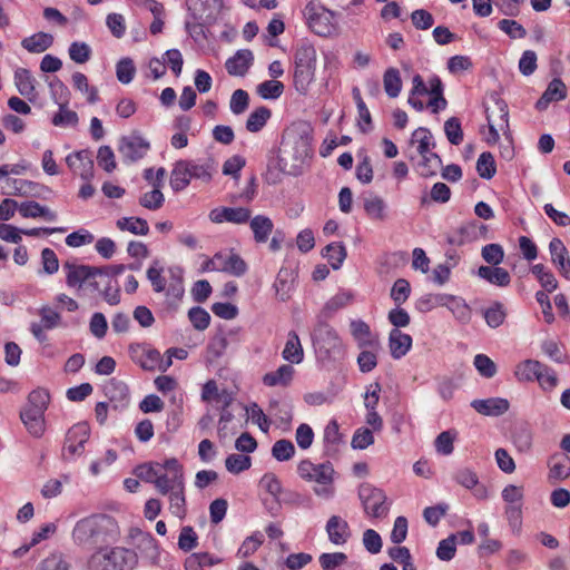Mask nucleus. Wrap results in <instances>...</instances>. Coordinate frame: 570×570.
Returning <instances> with one entry per match:
<instances>
[{"label":"nucleus","instance_id":"1","mask_svg":"<svg viewBox=\"0 0 570 570\" xmlns=\"http://www.w3.org/2000/svg\"><path fill=\"white\" fill-rule=\"evenodd\" d=\"M313 129L304 121L292 124L282 136L277 165L282 173L297 176L312 158Z\"/></svg>","mask_w":570,"mask_h":570},{"label":"nucleus","instance_id":"2","mask_svg":"<svg viewBox=\"0 0 570 570\" xmlns=\"http://www.w3.org/2000/svg\"><path fill=\"white\" fill-rule=\"evenodd\" d=\"M116 534V524L109 517L94 514L80 519L72 529V541L79 547L105 543Z\"/></svg>","mask_w":570,"mask_h":570},{"label":"nucleus","instance_id":"3","mask_svg":"<svg viewBox=\"0 0 570 570\" xmlns=\"http://www.w3.org/2000/svg\"><path fill=\"white\" fill-rule=\"evenodd\" d=\"M137 564V552L125 547L99 548L87 560L88 570H134Z\"/></svg>","mask_w":570,"mask_h":570},{"label":"nucleus","instance_id":"4","mask_svg":"<svg viewBox=\"0 0 570 570\" xmlns=\"http://www.w3.org/2000/svg\"><path fill=\"white\" fill-rule=\"evenodd\" d=\"M297 473L306 482L315 483L313 492L323 499H331L335 493V471L331 462L313 463L303 460L297 465Z\"/></svg>","mask_w":570,"mask_h":570},{"label":"nucleus","instance_id":"5","mask_svg":"<svg viewBox=\"0 0 570 570\" xmlns=\"http://www.w3.org/2000/svg\"><path fill=\"white\" fill-rule=\"evenodd\" d=\"M316 50L311 45H302L295 53L293 82L296 91L306 95L315 78Z\"/></svg>","mask_w":570,"mask_h":570},{"label":"nucleus","instance_id":"6","mask_svg":"<svg viewBox=\"0 0 570 570\" xmlns=\"http://www.w3.org/2000/svg\"><path fill=\"white\" fill-rule=\"evenodd\" d=\"M62 269L66 273V283L68 287L76 291H100L98 277H102V269L96 266L77 264L75 262H65Z\"/></svg>","mask_w":570,"mask_h":570},{"label":"nucleus","instance_id":"7","mask_svg":"<svg viewBox=\"0 0 570 570\" xmlns=\"http://www.w3.org/2000/svg\"><path fill=\"white\" fill-rule=\"evenodd\" d=\"M358 498L366 517L380 520L387 517L391 501L382 489L368 483L362 484L358 489Z\"/></svg>","mask_w":570,"mask_h":570},{"label":"nucleus","instance_id":"8","mask_svg":"<svg viewBox=\"0 0 570 570\" xmlns=\"http://www.w3.org/2000/svg\"><path fill=\"white\" fill-rule=\"evenodd\" d=\"M303 13L308 28L314 33L326 37L335 31L334 13L318 1H308Z\"/></svg>","mask_w":570,"mask_h":570},{"label":"nucleus","instance_id":"9","mask_svg":"<svg viewBox=\"0 0 570 570\" xmlns=\"http://www.w3.org/2000/svg\"><path fill=\"white\" fill-rule=\"evenodd\" d=\"M487 120L489 125V144L497 142L500 138L501 131L507 140H511V132L509 127V109L504 100L494 97L493 105L487 108Z\"/></svg>","mask_w":570,"mask_h":570},{"label":"nucleus","instance_id":"10","mask_svg":"<svg viewBox=\"0 0 570 570\" xmlns=\"http://www.w3.org/2000/svg\"><path fill=\"white\" fill-rule=\"evenodd\" d=\"M89 435L90 429L87 423L81 422L71 426L66 434L62 455L67 459L81 455Z\"/></svg>","mask_w":570,"mask_h":570},{"label":"nucleus","instance_id":"11","mask_svg":"<svg viewBox=\"0 0 570 570\" xmlns=\"http://www.w3.org/2000/svg\"><path fill=\"white\" fill-rule=\"evenodd\" d=\"M186 6L193 19L200 26L216 18L223 8V0H186Z\"/></svg>","mask_w":570,"mask_h":570},{"label":"nucleus","instance_id":"12","mask_svg":"<svg viewBox=\"0 0 570 570\" xmlns=\"http://www.w3.org/2000/svg\"><path fill=\"white\" fill-rule=\"evenodd\" d=\"M149 148V142L136 134L122 137L119 142V153L121 154L124 161L127 163H134L142 158Z\"/></svg>","mask_w":570,"mask_h":570},{"label":"nucleus","instance_id":"13","mask_svg":"<svg viewBox=\"0 0 570 570\" xmlns=\"http://www.w3.org/2000/svg\"><path fill=\"white\" fill-rule=\"evenodd\" d=\"M68 167L81 179L90 181L94 178V160L89 150H79L66 157Z\"/></svg>","mask_w":570,"mask_h":570},{"label":"nucleus","instance_id":"14","mask_svg":"<svg viewBox=\"0 0 570 570\" xmlns=\"http://www.w3.org/2000/svg\"><path fill=\"white\" fill-rule=\"evenodd\" d=\"M212 223H233V224H245L250 218V210L245 207H216L209 212L208 215Z\"/></svg>","mask_w":570,"mask_h":570},{"label":"nucleus","instance_id":"15","mask_svg":"<svg viewBox=\"0 0 570 570\" xmlns=\"http://www.w3.org/2000/svg\"><path fill=\"white\" fill-rule=\"evenodd\" d=\"M129 354L135 363L147 371H154L160 364V353L145 344L130 345Z\"/></svg>","mask_w":570,"mask_h":570},{"label":"nucleus","instance_id":"16","mask_svg":"<svg viewBox=\"0 0 570 570\" xmlns=\"http://www.w3.org/2000/svg\"><path fill=\"white\" fill-rule=\"evenodd\" d=\"M551 263L561 276L570 281V256L567 247L560 238H552L549 243Z\"/></svg>","mask_w":570,"mask_h":570},{"label":"nucleus","instance_id":"17","mask_svg":"<svg viewBox=\"0 0 570 570\" xmlns=\"http://www.w3.org/2000/svg\"><path fill=\"white\" fill-rule=\"evenodd\" d=\"M13 81L18 92L27 98L28 101L35 104L39 97V92L36 88L37 79L32 76L30 70L17 68L14 70Z\"/></svg>","mask_w":570,"mask_h":570},{"label":"nucleus","instance_id":"18","mask_svg":"<svg viewBox=\"0 0 570 570\" xmlns=\"http://www.w3.org/2000/svg\"><path fill=\"white\" fill-rule=\"evenodd\" d=\"M328 540L334 546H344L351 538L350 525L340 515H332L325 525Z\"/></svg>","mask_w":570,"mask_h":570},{"label":"nucleus","instance_id":"19","mask_svg":"<svg viewBox=\"0 0 570 570\" xmlns=\"http://www.w3.org/2000/svg\"><path fill=\"white\" fill-rule=\"evenodd\" d=\"M454 480L461 487L473 490V495L479 500L488 498V490L483 484L479 483V476L475 471L470 468L459 469L454 473Z\"/></svg>","mask_w":570,"mask_h":570},{"label":"nucleus","instance_id":"20","mask_svg":"<svg viewBox=\"0 0 570 570\" xmlns=\"http://www.w3.org/2000/svg\"><path fill=\"white\" fill-rule=\"evenodd\" d=\"M471 406L482 415L499 416L509 411L510 403L503 397H489L484 400H473Z\"/></svg>","mask_w":570,"mask_h":570},{"label":"nucleus","instance_id":"21","mask_svg":"<svg viewBox=\"0 0 570 570\" xmlns=\"http://www.w3.org/2000/svg\"><path fill=\"white\" fill-rule=\"evenodd\" d=\"M254 56L248 49H240L225 62L227 72L230 76L243 77L253 65Z\"/></svg>","mask_w":570,"mask_h":570},{"label":"nucleus","instance_id":"22","mask_svg":"<svg viewBox=\"0 0 570 570\" xmlns=\"http://www.w3.org/2000/svg\"><path fill=\"white\" fill-rule=\"evenodd\" d=\"M567 97V88L559 78L552 79L540 99L535 102L539 111L546 110L551 102L563 100Z\"/></svg>","mask_w":570,"mask_h":570},{"label":"nucleus","instance_id":"23","mask_svg":"<svg viewBox=\"0 0 570 570\" xmlns=\"http://www.w3.org/2000/svg\"><path fill=\"white\" fill-rule=\"evenodd\" d=\"M188 161L191 179H197L202 183L208 184L213 179V176L217 173L218 164L212 157Z\"/></svg>","mask_w":570,"mask_h":570},{"label":"nucleus","instance_id":"24","mask_svg":"<svg viewBox=\"0 0 570 570\" xmlns=\"http://www.w3.org/2000/svg\"><path fill=\"white\" fill-rule=\"evenodd\" d=\"M217 264L219 265L218 272H225L234 276H242L247 271V265L244 259L237 254H223L217 253Z\"/></svg>","mask_w":570,"mask_h":570},{"label":"nucleus","instance_id":"25","mask_svg":"<svg viewBox=\"0 0 570 570\" xmlns=\"http://www.w3.org/2000/svg\"><path fill=\"white\" fill-rule=\"evenodd\" d=\"M7 185L10 188L7 191L9 195L39 197L42 190H49L47 187L27 179H8Z\"/></svg>","mask_w":570,"mask_h":570},{"label":"nucleus","instance_id":"26","mask_svg":"<svg viewBox=\"0 0 570 570\" xmlns=\"http://www.w3.org/2000/svg\"><path fill=\"white\" fill-rule=\"evenodd\" d=\"M190 167L188 160H178L175 163L170 173V187L174 191H181L190 184Z\"/></svg>","mask_w":570,"mask_h":570},{"label":"nucleus","instance_id":"27","mask_svg":"<svg viewBox=\"0 0 570 570\" xmlns=\"http://www.w3.org/2000/svg\"><path fill=\"white\" fill-rule=\"evenodd\" d=\"M389 346L392 357L399 360L410 351L412 337L397 328H393L389 335Z\"/></svg>","mask_w":570,"mask_h":570},{"label":"nucleus","instance_id":"28","mask_svg":"<svg viewBox=\"0 0 570 570\" xmlns=\"http://www.w3.org/2000/svg\"><path fill=\"white\" fill-rule=\"evenodd\" d=\"M53 45V36L43 31L36 32L21 40V47L30 53L45 52Z\"/></svg>","mask_w":570,"mask_h":570},{"label":"nucleus","instance_id":"29","mask_svg":"<svg viewBox=\"0 0 570 570\" xmlns=\"http://www.w3.org/2000/svg\"><path fill=\"white\" fill-rule=\"evenodd\" d=\"M549 480L562 481L570 476V458L566 454L557 453L549 459Z\"/></svg>","mask_w":570,"mask_h":570},{"label":"nucleus","instance_id":"30","mask_svg":"<svg viewBox=\"0 0 570 570\" xmlns=\"http://www.w3.org/2000/svg\"><path fill=\"white\" fill-rule=\"evenodd\" d=\"M248 222L255 242L266 243L274 229L273 220L265 215H256L252 219L249 218Z\"/></svg>","mask_w":570,"mask_h":570},{"label":"nucleus","instance_id":"31","mask_svg":"<svg viewBox=\"0 0 570 570\" xmlns=\"http://www.w3.org/2000/svg\"><path fill=\"white\" fill-rule=\"evenodd\" d=\"M294 367L289 364L281 365L276 371L268 372L263 376L266 386H287L293 380Z\"/></svg>","mask_w":570,"mask_h":570},{"label":"nucleus","instance_id":"32","mask_svg":"<svg viewBox=\"0 0 570 570\" xmlns=\"http://www.w3.org/2000/svg\"><path fill=\"white\" fill-rule=\"evenodd\" d=\"M18 209L20 215L26 218L42 217L48 222H55L57 219L56 212L40 205L37 202H24L19 205Z\"/></svg>","mask_w":570,"mask_h":570},{"label":"nucleus","instance_id":"33","mask_svg":"<svg viewBox=\"0 0 570 570\" xmlns=\"http://www.w3.org/2000/svg\"><path fill=\"white\" fill-rule=\"evenodd\" d=\"M43 414L45 413L39 411H30L27 409H23L20 413L21 421L26 429L35 438H40L45 432Z\"/></svg>","mask_w":570,"mask_h":570},{"label":"nucleus","instance_id":"34","mask_svg":"<svg viewBox=\"0 0 570 570\" xmlns=\"http://www.w3.org/2000/svg\"><path fill=\"white\" fill-rule=\"evenodd\" d=\"M282 356L292 364H299L303 361L304 351L296 332L292 331L288 333Z\"/></svg>","mask_w":570,"mask_h":570},{"label":"nucleus","instance_id":"35","mask_svg":"<svg viewBox=\"0 0 570 570\" xmlns=\"http://www.w3.org/2000/svg\"><path fill=\"white\" fill-rule=\"evenodd\" d=\"M478 275L489 283L501 287L508 286L511 282L508 271L498 266H480Z\"/></svg>","mask_w":570,"mask_h":570},{"label":"nucleus","instance_id":"36","mask_svg":"<svg viewBox=\"0 0 570 570\" xmlns=\"http://www.w3.org/2000/svg\"><path fill=\"white\" fill-rule=\"evenodd\" d=\"M351 333L353 337L357 341L360 347H376L377 340L372 335L370 326L361 321H352L351 322Z\"/></svg>","mask_w":570,"mask_h":570},{"label":"nucleus","instance_id":"37","mask_svg":"<svg viewBox=\"0 0 570 570\" xmlns=\"http://www.w3.org/2000/svg\"><path fill=\"white\" fill-rule=\"evenodd\" d=\"M410 144L416 145V151L420 156L433 153L432 149L435 146L431 131L424 127H420L413 131Z\"/></svg>","mask_w":570,"mask_h":570},{"label":"nucleus","instance_id":"38","mask_svg":"<svg viewBox=\"0 0 570 570\" xmlns=\"http://www.w3.org/2000/svg\"><path fill=\"white\" fill-rule=\"evenodd\" d=\"M364 210L373 220L384 222L387 218L386 204L377 195H370L364 198Z\"/></svg>","mask_w":570,"mask_h":570},{"label":"nucleus","instance_id":"39","mask_svg":"<svg viewBox=\"0 0 570 570\" xmlns=\"http://www.w3.org/2000/svg\"><path fill=\"white\" fill-rule=\"evenodd\" d=\"M442 166V160L436 153L421 155V159L415 164L416 171L422 177L436 175Z\"/></svg>","mask_w":570,"mask_h":570},{"label":"nucleus","instance_id":"40","mask_svg":"<svg viewBox=\"0 0 570 570\" xmlns=\"http://www.w3.org/2000/svg\"><path fill=\"white\" fill-rule=\"evenodd\" d=\"M116 226L119 230L134 235L146 236L149 233L147 220L140 217H121L116 222Z\"/></svg>","mask_w":570,"mask_h":570},{"label":"nucleus","instance_id":"41","mask_svg":"<svg viewBox=\"0 0 570 570\" xmlns=\"http://www.w3.org/2000/svg\"><path fill=\"white\" fill-rule=\"evenodd\" d=\"M174 488L175 491L167 493L169 510L175 517L181 520L186 515L185 487H180V483L176 482Z\"/></svg>","mask_w":570,"mask_h":570},{"label":"nucleus","instance_id":"42","mask_svg":"<svg viewBox=\"0 0 570 570\" xmlns=\"http://www.w3.org/2000/svg\"><path fill=\"white\" fill-rule=\"evenodd\" d=\"M333 269H338L346 258V248L343 243H331L322 252Z\"/></svg>","mask_w":570,"mask_h":570},{"label":"nucleus","instance_id":"43","mask_svg":"<svg viewBox=\"0 0 570 570\" xmlns=\"http://www.w3.org/2000/svg\"><path fill=\"white\" fill-rule=\"evenodd\" d=\"M383 86L390 98H396L402 90V79L396 68H387L383 75Z\"/></svg>","mask_w":570,"mask_h":570},{"label":"nucleus","instance_id":"44","mask_svg":"<svg viewBox=\"0 0 570 570\" xmlns=\"http://www.w3.org/2000/svg\"><path fill=\"white\" fill-rule=\"evenodd\" d=\"M272 112L267 107H258L252 111L246 120V129L250 132L261 131L267 120L271 118Z\"/></svg>","mask_w":570,"mask_h":570},{"label":"nucleus","instance_id":"45","mask_svg":"<svg viewBox=\"0 0 570 570\" xmlns=\"http://www.w3.org/2000/svg\"><path fill=\"white\" fill-rule=\"evenodd\" d=\"M512 439L519 452L525 453L530 451L532 446V431L528 425L521 424L515 426Z\"/></svg>","mask_w":570,"mask_h":570},{"label":"nucleus","instance_id":"46","mask_svg":"<svg viewBox=\"0 0 570 570\" xmlns=\"http://www.w3.org/2000/svg\"><path fill=\"white\" fill-rule=\"evenodd\" d=\"M542 368V363L534 360H527L520 363L515 371L514 375L519 381H533L537 380L539 371Z\"/></svg>","mask_w":570,"mask_h":570},{"label":"nucleus","instance_id":"47","mask_svg":"<svg viewBox=\"0 0 570 570\" xmlns=\"http://www.w3.org/2000/svg\"><path fill=\"white\" fill-rule=\"evenodd\" d=\"M176 482L180 483V487H185L184 474L170 475L160 471L155 488L160 494L167 495V493L175 491Z\"/></svg>","mask_w":570,"mask_h":570},{"label":"nucleus","instance_id":"48","mask_svg":"<svg viewBox=\"0 0 570 570\" xmlns=\"http://www.w3.org/2000/svg\"><path fill=\"white\" fill-rule=\"evenodd\" d=\"M318 562L322 570H338L347 562V556L344 552H324Z\"/></svg>","mask_w":570,"mask_h":570},{"label":"nucleus","instance_id":"49","mask_svg":"<svg viewBox=\"0 0 570 570\" xmlns=\"http://www.w3.org/2000/svg\"><path fill=\"white\" fill-rule=\"evenodd\" d=\"M50 395L45 389L33 390L28 396V405L24 407L30 411L45 413L48 407Z\"/></svg>","mask_w":570,"mask_h":570},{"label":"nucleus","instance_id":"50","mask_svg":"<svg viewBox=\"0 0 570 570\" xmlns=\"http://www.w3.org/2000/svg\"><path fill=\"white\" fill-rule=\"evenodd\" d=\"M68 102H60L59 111L53 116L52 124L58 127H75L78 124L77 112L67 108Z\"/></svg>","mask_w":570,"mask_h":570},{"label":"nucleus","instance_id":"51","mask_svg":"<svg viewBox=\"0 0 570 570\" xmlns=\"http://www.w3.org/2000/svg\"><path fill=\"white\" fill-rule=\"evenodd\" d=\"M264 537L261 532H255L247 537L237 551V558L246 559L254 554L257 549L263 544Z\"/></svg>","mask_w":570,"mask_h":570},{"label":"nucleus","instance_id":"52","mask_svg":"<svg viewBox=\"0 0 570 570\" xmlns=\"http://www.w3.org/2000/svg\"><path fill=\"white\" fill-rule=\"evenodd\" d=\"M165 202L164 194L159 188V184H154V189L151 191L145 193L139 198V204L150 210L159 209Z\"/></svg>","mask_w":570,"mask_h":570},{"label":"nucleus","instance_id":"53","mask_svg":"<svg viewBox=\"0 0 570 570\" xmlns=\"http://www.w3.org/2000/svg\"><path fill=\"white\" fill-rule=\"evenodd\" d=\"M476 171L480 177L491 179L495 173V161L491 153H482L476 161Z\"/></svg>","mask_w":570,"mask_h":570},{"label":"nucleus","instance_id":"54","mask_svg":"<svg viewBox=\"0 0 570 570\" xmlns=\"http://www.w3.org/2000/svg\"><path fill=\"white\" fill-rule=\"evenodd\" d=\"M132 539L136 541L137 549L140 550L141 553L151 558L157 553V544L151 534L137 531L136 534L132 535Z\"/></svg>","mask_w":570,"mask_h":570},{"label":"nucleus","instance_id":"55","mask_svg":"<svg viewBox=\"0 0 570 570\" xmlns=\"http://www.w3.org/2000/svg\"><path fill=\"white\" fill-rule=\"evenodd\" d=\"M295 454V446L289 440H278L272 446V455L279 462L291 460Z\"/></svg>","mask_w":570,"mask_h":570},{"label":"nucleus","instance_id":"56","mask_svg":"<svg viewBox=\"0 0 570 570\" xmlns=\"http://www.w3.org/2000/svg\"><path fill=\"white\" fill-rule=\"evenodd\" d=\"M342 435L340 433L338 423L332 420L324 429V443L326 451H336V446L341 443Z\"/></svg>","mask_w":570,"mask_h":570},{"label":"nucleus","instance_id":"57","mask_svg":"<svg viewBox=\"0 0 570 570\" xmlns=\"http://www.w3.org/2000/svg\"><path fill=\"white\" fill-rule=\"evenodd\" d=\"M455 438L456 432L454 431L448 430L441 432L434 441L436 452L443 455L452 454L454 450L453 443Z\"/></svg>","mask_w":570,"mask_h":570},{"label":"nucleus","instance_id":"58","mask_svg":"<svg viewBox=\"0 0 570 570\" xmlns=\"http://www.w3.org/2000/svg\"><path fill=\"white\" fill-rule=\"evenodd\" d=\"M284 91V85L278 80H266L257 86V94L264 99H277Z\"/></svg>","mask_w":570,"mask_h":570},{"label":"nucleus","instance_id":"59","mask_svg":"<svg viewBox=\"0 0 570 570\" xmlns=\"http://www.w3.org/2000/svg\"><path fill=\"white\" fill-rule=\"evenodd\" d=\"M39 570H70V563L62 553L55 552L40 562Z\"/></svg>","mask_w":570,"mask_h":570},{"label":"nucleus","instance_id":"60","mask_svg":"<svg viewBox=\"0 0 570 570\" xmlns=\"http://www.w3.org/2000/svg\"><path fill=\"white\" fill-rule=\"evenodd\" d=\"M197 544L198 535L195 532L194 528L190 525L183 527L178 537L179 549L185 552H189L193 549H195Z\"/></svg>","mask_w":570,"mask_h":570},{"label":"nucleus","instance_id":"61","mask_svg":"<svg viewBox=\"0 0 570 570\" xmlns=\"http://www.w3.org/2000/svg\"><path fill=\"white\" fill-rule=\"evenodd\" d=\"M136 73V67L130 58H122L116 66L117 79L121 83H129L132 81Z\"/></svg>","mask_w":570,"mask_h":570},{"label":"nucleus","instance_id":"62","mask_svg":"<svg viewBox=\"0 0 570 570\" xmlns=\"http://www.w3.org/2000/svg\"><path fill=\"white\" fill-rule=\"evenodd\" d=\"M69 57L76 63H85L90 59L91 48L86 42L73 41L69 46Z\"/></svg>","mask_w":570,"mask_h":570},{"label":"nucleus","instance_id":"63","mask_svg":"<svg viewBox=\"0 0 570 570\" xmlns=\"http://www.w3.org/2000/svg\"><path fill=\"white\" fill-rule=\"evenodd\" d=\"M444 132L452 145H460L463 140L461 122L456 117H451L444 122Z\"/></svg>","mask_w":570,"mask_h":570},{"label":"nucleus","instance_id":"64","mask_svg":"<svg viewBox=\"0 0 570 570\" xmlns=\"http://www.w3.org/2000/svg\"><path fill=\"white\" fill-rule=\"evenodd\" d=\"M445 305L451 309L454 316L461 322H468L471 317L470 307L461 298L450 296Z\"/></svg>","mask_w":570,"mask_h":570}]
</instances>
